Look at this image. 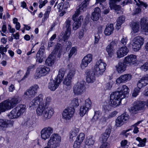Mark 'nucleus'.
<instances>
[{
  "label": "nucleus",
  "instance_id": "nucleus-1",
  "mask_svg": "<svg viewBox=\"0 0 148 148\" xmlns=\"http://www.w3.org/2000/svg\"><path fill=\"white\" fill-rule=\"evenodd\" d=\"M106 64L102 59L97 61L94 66V71L90 70H86L85 71L86 81L88 83H92L95 80V75L99 76L101 75L106 70Z\"/></svg>",
  "mask_w": 148,
  "mask_h": 148
},
{
  "label": "nucleus",
  "instance_id": "nucleus-2",
  "mask_svg": "<svg viewBox=\"0 0 148 148\" xmlns=\"http://www.w3.org/2000/svg\"><path fill=\"white\" fill-rule=\"evenodd\" d=\"M118 90L113 92L110 97V102L114 107H116L121 103V100L128 96L129 88L125 85L120 86Z\"/></svg>",
  "mask_w": 148,
  "mask_h": 148
},
{
  "label": "nucleus",
  "instance_id": "nucleus-3",
  "mask_svg": "<svg viewBox=\"0 0 148 148\" xmlns=\"http://www.w3.org/2000/svg\"><path fill=\"white\" fill-rule=\"evenodd\" d=\"M64 75V71L62 69H60L57 77L55 78L54 79L51 80L48 86L49 88L51 91H55L58 87L59 84L62 80Z\"/></svg>",
  "mask_w": 148,
  "mask_h": 148
},
{
  "label": "nucleus",
  "instance_id": "nucleus-4",
  "mask_svg": "<svg viewBox=\"0 0 148 148\" xmlns=\"http://www.w3.org/2000/svg\"><path fill=\"white\" fill-rule=\"evenodd\" d=\"M61 142V136L57 134H53L48 140L47 146L43 148H56L59 146Z\"/></svg>",
  "mask_w": 148,
  "mask_h": 148
},
{
  "label": "nucleus",
  "instance_id": "nucleus-5",
  "mask_svg": "<svg viewBox=\"0 0 148 148\" xmlns=\"http://www.w3.org/2000/svg\"><path fill=\"white\" fill-rule=\"evenodd\" d=\"M21 100V98L16 95L13 97L12 98L4 101V103L7 107L8 110H9L13 108L19 103Z\"/></svg>",
  "mask_w": 148,
  "mask_h": 148
},
{
  "label": "nucleus",
  "instance_id": "nucleus-6",
  "mask_svg": "<svg viewBox=\"0 0 148 148\" xmlns=\"http://www.w3.org/2000/svg\"><path fill=\"white\" fill-rule=\"evenodd\" d=\"M80 14V11L79 10H77L75 12V13L74 14L72 17L73 20L74 21L73 24V29L74 30H76L81 26V23L83 18L82 16H80L78 18H77V17L78 16L79 14Z\"/></svg>",
  "mask_w": 148,
  "mask_h": 148
},
{
  "label": "nucleus",
  "instance_id": "nucleus-7",
  "mask_svg": "<svg viewBox=\"0 0 148 148\" xmlns=\"http://www.w3.org/2000/svg\"><path fill=\"white\" fill-rule=\"evenodd\" d=\"M50 70V69L49 67L44 65L40 66L36 70L34 77L36 79H38L42 76H45L48 73Z\"/></svg>",
  "mask_w": 148,
  "mask_h": 148
},
{
  "label": "nucleus",
  "instance_id": "nucleus-8",
  "mask_svg": "<svg viewBox=\"0 0 148 148\" xmlns=\"http://www.w3.org/2000/svg\"><path fill=\"white\" fill-rule=\"evenodd\" d=\"M38 88L37 84H35L31 86L24 92V97L29 98L33 97L37 93V89Z\"/></svg>",
  "mask_w": 148,
  "mask_h": 148
},
{
  "label": "nucleus",
  "instance_id": "nucleus-9",
  "mask_svg": "<svg viewBox=\"0 0 148 148\" xmlns=\"http://www.w3.org/2000/svg\"><path fill=\"white\" fill-rule=\"evenodd\" d=\"M53 132V128L50 127H45L41 131V136L42 139L44 140L49 138Z\"/></svg>",
  "mask_w": 148,
  "mask_h": 148
},
{
  "label": "nucleus",
  "instance_id": "nucleus-10",
  "mask_svg": "<svg viewBox=\"0 0 148 148\" xmlns=\"http://www.w3.org/2000/svg\"><path fill=\"white\" fill-rule=\"evenodd\" d=\"M129 115L126 114H123L119 116L115 121L116 125L117 127H120L124 123H126L129 119Z\"/></svg>",
  "mask_w": 148,
  "mask_h": 148
},
{
  "label": "nucleus",
  "instance_id": "nucleus-11",
  "mask_svg": "<svg viewBox=\"0 0 148 148\" xmlns=\"http://www.w3.org/2000/svg\"><path fill=\"white\" fill-rule=\"evenodd\" d=\"M73 91L75 94L79 95L82 94L86 89L84 83L77 82L73 87Z\"/></svg>",
  "mask_w": 148,
  "mask_h": 148
},
{
  "label": "nucleus",
  "instance_id": "nucleus-12",
  "mask_svg": "<svg viewBox=\"0 0 148 148\" xmlns=\"http://www.w3.org/2000/svg\"><path fill=\"white\" fill-rule=\"evenodd\" d=\"M43 99V96L42 94H40L38 96L34 98L30 103L29 104L30 107L33 108H34L35 106L39 105V106L41 104L43 105L44 104L42 102Z\"/></svg>",
  "mask_w": 148,
  "mask_h": 148
},
{
  "label": "nucleus",
  "instance_id": "nucleus-13",
  "mask_svg": "<svg viewBox=\"0 0 148 148\" xmlns=\"http://www.w3.org/2000/svg\"><path fill=\"white\" fill-rule=\"evenodd\" d=\"M92 55L91 54H88L85 56L82 60L80 64V67L82 69H84L88 64L92 61Z\"/></svg>",
  "mask_w": 148,
  "mask_h": 148
},
{
  "label": "nucleus",
  "instance_id": "nucleus-14",
  "mask_svg": "<svg viewBox=\"0 0 148 148\" xmlns=\"http://www.w3.org/2000/svg\"><path fill=\"white\" fill-rule=\"evenodd\" d=\"M148 106V99L146 101H142L138 104H135L131 106V111H137L140 110H144L145 105Z\"/></svg>",
  "mask_w": 148,
  "mask_h": 148
},
{
  "label": "nucleus",
  "instance_id": "nucleus-15",
  "mask_svg": "<svg viewBox=\"0 0 148 148\" xmlns=\"http://www.w3.org/2000/svg\"><path fill=\"white\" fill-rule=\"evenodd\" d=\"M36 114L38 116H41L43 121L50 119L53 114V112H36Z\"/></svg>",
  "mask_w": 148,
  "mask_h": 148
},
{
  "label": "nucleus",
  "instance_id": "nucleus-16",
  "mask_svg": "<svg viewBox=\"0 0 148 148\" xmlns=\"http://www.w3.org/2000/svg\"><path fill=\"white\" fill-rule=\"evenodd\" d=\"M132 75L130 74H126L121 75L116 80V83L120 84L125 83L131 79Z\"/></svg>",
  "mask_w": 148,
  "mask_h": 148
},
{
  "label": "nucleus",
  "instance_id": "nucleus-17",
  "mask_svg": "<svg viewBox=\"0 0 148 148\" xmlns=\"http://www.w3.org/2000/svg\"><path fill=\"white\" fill-rule=\"evenodd\" d=\"M85 138V135L83 133H80L77 136L75 141L73 147L74 148H79Z\"/></svg>",
  "mask_w": 148,
  "mask_h": 148
},
{
  "label": "nucleus",
  "instance_id": "nucleus-18",
  "mask_svg": "<svg viewBox=\"0 0 148 148\" xmlns=\"http://www.w3.org/2000/svg\"><path fill=\"white\" fill-rule=\"evenodd\" d=\"M136 56L134 55L131 54L128 55L124 58L123 60L125 64H133L136 63Z\"/></svg>",
  "mask_w": 148,
  "mask_h": 148
},
{
  "label": "nucleus",
  "instance_id": "nucleus-19",
  "mask_svg": "<svg viewBox=\"0 0 148 148\" xmlns=\"http://www.w3.org/2000/svg\"><path fill=\"white\" fill-rule=\"evenodd\" d=\"M129 51V49L125 46H123L116 51V55L117 57L120 58L123 57L126 55Z\"/></svg>",
  "mask_w": 148,
  "mask_h": 148
},
{
  "label": "nucleus",
  "instance_id": "nucleus-20",
  "mask_svg": "<svg viewBox=\"0 0 148 148\" xmlns=\"http://www.w3.org/2000/svg\"><path fill=\"white\" fill-rule=\"evenodd\" d=\"M78 100L75 98L71 101L69 106L65 109L64 111H75V108L79 106Z\"/></svg>",
  "mask_w": 148,
  "mask_h": 148
},
{
  "label": "nucleus",
  "instance_id": "nucleus-21",
  "mask_svg": "<svg viewBox=\"0 0 148 148\" xmlns=\"http://www.w3.org/2000/svg\"><path fill=\"white\" fill-rule=\"evenodd\" d=\"M148 84V74L145 75L138 81L137 83L138 87L141 89Z\"/></svg>",
  "mask_w": 148,
  "mask_h": 148
},
{
  "label": "nucleus",
  "instance_id": "nucleus-22",
  "mask_svg": "<svg viewBox=\"0 0 148 148\" xmlns=\"http://www.w3.org/2000/svg\"><path fill=\"white\" fill-rule=\"evenodd\" d=\"M111 131V128L108 127L106 129L105 132L101 135V137L100 138V140L103 143H106V142L110 136Z\"/></svg>",
  "mask_w": 148,
  "mask_h": 148
},
{
  "label": "nucleus",
  "instance_id": "nucleus-23",
  "mask_svg": "<svg viewBox=\"0 0 148 148\" xmlns=\"http://www.w3.org/2000/svg\"><path fill=\"white\" fill-rule=\"evenodd\" d=\"M101 10L99 7L95 8L94 11L92 14L91 19L95 21H97L99 20L101 16Z\"/></svg>",
  "mask_w": 148,
  "mask_h": 148
},
{
  "label": "nucleus",
  "instance_id": "nucleus-24",
  "mask_svg": "<svg viewBox=\"0 0 148 148\" xmlns=\"http://www.w3.org/2000/svg\"><path fill=\"white\" fill-rule=\"evenodd\" d=\"M121 0H111L110 3V7L111 10L114 9L115 10L119 11L121 9V6L116 5L117 2H120Z\"/></svg>",
  "mask_w": 148,
  "mask_h": 148
},
{
  "label": "nucleus",
  "instance_id": "nucleus-25",
  "mask_svg": "<svg viewBox=\"0 0 148 148\" xmlns=\"http://www.w3.org/2000/svg\"><path fill=\"white\" fill-rule=\"evenodd\" d=\"M45 49L40 48L36 54V61L40 63L42 62V60L44 57Z\"/></svg>",
  "mask_w": 148,
  "mask_h": 148
},
{
  "label": "nucleus",
  "instance_id": "nucleus-26",
  "mask_svg": "<svg viewBox=\"0 0 148 148\" xmlns=\"http://www.w3.org/2000/svg\"><path fill=\"white\" fill-rule=\"evenodd\" d=\"M13 123L11 121L0 119V129H3L8 127L9 125H12Z\"/></svg>",
  "mask_w": 148,
  "mask_h": 148
},
{
  "label": "nucleus",
  "instance_id": "nucleus-27",
  "mask_svg": "<svg viewBox=\"0 0 148 148\" xmlns=\"http://www.w3.org/2000/svg\"><path fill=\"white\" fill-rule=\"evenodd\" d=\"M124 62H120L116 66V70L119 73H122L125 70L126 66Z\"/></svg>",
  "mask_w": 148,
  "mask_h": 148
},
{
  "label": "nucleus",
  "instance_id": "nucleus-28",
  "mask_svg": "<svg viewBox=\"0 0 148 148\" xmlns=\"http://www.w3.org/2000/svg\"><path fill=\"white\" fill-rule=\"evenodd\" d=\"M85 106H81L80 109L79 111H88L90 108L91 102L90 99L88 98L85 101Z\"/></svg>",
  "mask_w": 148,
  "mask_h": 148
},
{
  "label": "nucleus",
  "instance_id": "nucleus-29",
  "mask_svg": "<svg viewBox=\"0 0 148 148\" xmlns=\"http://www.w3.org/2000/svg\"><path fill=\"white\" fill-rule=\"evenodd\" d=\"M115 43L114 41H112L107 47L106 51L109 56H111L114 51V46Z\"/></svg>",
  "mask_w": 148,
  "mask_h": 148
},
{
  "label": "nucleus",
  "instance_id": "nucleus-30",
  "mask_svg": "<svg viewBox=\"0 0 148 148\" xmlns=\"http://www.w3.org/2000/svg\"><path fill=\"white\" fill-rule=\"evenodd\" d=\"M114 30L113 25L112 24L107 25L105 29L104 34L106 35H110L113 33Z\"/></svg>",
  "mask_w": 148,
  "mask_h": 148
},
{
  "label": "nucleus",
  "instance_id": "nucleus-31",
  "mask_svg": "<svg viewBox=\"0 0 148 148\" xmlns=\"http://www.w3.org/2000/svg\"><path fill=\"white\" fill-rule=\"evenodd\" d=\"M23 112H10L8 115L9 118L11 119L18 118L23 114Z\"/></svg>",
  "mask_w": 148,
  "mask_h": 148
},
{
  "label": "nucleus",
  "instance_id": "nucleus-32",
  "mask_svg": "<svg viewBox=\"0 0 148 148\" xmlns=\"http://www.w3.org/2000/svg\"><path fill=\"white\" fill-rule=\"evenodd\" d=\"M90 0H85L81 4L78 6V8L76 11L79 10L80 11V10H82L83 11H85L86 9V8L88 5Z\"/></svg>",
  "mask_w": 148,
  "mask_h": 148
},
{
  "label": "nucleus",
  "instance_id": "nucleus-33",
  "mask_svg": "<svg viewBox=\"0 0 148 148\" xmlns=\"http://www.w3.org/2000/svg\"><path fill=\"white\" fill-rule=\"evenodd\" d=\"M79 131V129L78 128L75 127L72 129L70 131L69 135L70 141H73V138L76 136Z\"/></svg>",
  "mask_w": 148,
  "mask_h": 148
},
{
  "label": "nucleus",
  "instance_id": "nucleus-34",
  "mask_svg": "<svg viewBox=\"0 0 148 148\" xmlns=\"http://www.w3.org/2000/svg\"><path fill=\"white\" fill-rule=\"evenodd\" d=\"M54 55L51 53L46 60L45 63L47 65L50 66L53 64L54 62Z\"/></svg>",
  "mask_w": 148,
  "mask_h": 148
},
{
  "label": "nucleus",
  "instance_id": "nucleus-35",
  "mask_svg": "<svg viewBox=\"0 0 148 148\" xmlns=\"http://www.w3.org/2000/svg\"><path fill=\"white\" fill-rule=\"evenodd\" d=\"M94 138L92 136H88L86 139L85 141V145L88 146H92L95 142Z\"/></svg>",
  "mask_w": 148,
  "mask_h": 148
},
{
  "label": "nucleus",
  "instance_id": "nucleus-36",
  "mask_svg": "<svg viewBox=\"0 0 148 148\" xmlns=\"http://www.w3.org/2000/svg\"><path fill=\"white\" fill-rule=\"evenodd\" d=\"M51 10V7L50 6H47L45 12L44 14V16L42 19V23L45 22L49 18Z\"/></svg>",
  "mask_w": 148,
  "mask_h": 148
},
{
  "label": "nucleus",
  "instance_id": "nucleus-37",
  "mask_svg": "<svg viewBox=\"0 0 148 148\" xmlns=\"http://www.w3.org/2000/svg\"><path fill=\"white\" fill-rule=\"evenodd\" d=\"M47 109L48 111H53V109L51 107H48L46 105H45L44 104L43 105H40L39 107L37 108L36 111H44L46 110V109Z\"/></svg>",
  "mask_w": 148,
  "mask_h": 148
},
{
  "label": "nucleus",
  "instance_id": "nucleus-38",
  "mask_svg": "<svg viewBox=\"0 0 148 148\" xmlns=\"http://www.w3.org/2000/svg\"><path fill=\"white\" fill-rule=\"evenodd\" d=\"M74 114V112H63L62 114L63 118L66 120L70 119Z\"/></svg>",
  "mask_w": 148,
  "mask_h": 148
},
{
  "label": "nucleus",
  "instance_id": "nucleus-39",
  "mask_svg": "<svg viewBox=\"0 0 148 148\" xmlns=\"http://www.w3.org/2000/svg\"><path fill=\"white\" fill-rule=\"evenodd\" d=\"M124 21L125 18L122 16L118 18L117 21L116 28L119 29L121 27V25L123 23Z\"/></svg>",
  "mask_w": 148,
  "mask_h": 148
},
{
  "label": "nucleus",
  "instance_id": "nucleus-40",
  "mask_svg": "<svg viewBox=\"0 0 148 148\" xmlns=\"http://www.w3.org/2000/svg\"><path fill=\"white\" fill-rule=\"evenodd\" d=\"M136 140L138 141L139 143L138 145V146L139 147H143L145 145L146 142L147 140L146 138H144L142 139L139 137H137Z\"/></svg>",
  "mask_w": 148,
  "mask_h": 148
},
{
  "label": "nucleus",
  "instance_id": "nucleus-41",
  "mask_svg": "<svg viewBox=\"0 0 148 148\" xmlns=\"http://www.w3.org/2000/svg\"><path fill=\"white\" fill-rule=\"evenodd\" d=\"M61 44L59 43H57L55 49L51 52L52 54H53L55 55H56L58 52L59 53H60L62 52L61 50Z\"/></svg>",
  "mask_w": 148,
  "mask_h": 148
},
{
  "label": "nucleus",
  "instance_id": "nucleus-42",
  "mask_svg": "<svg viewBox=\"0 0 148 148\" xmlns=\"http://www.w3.org/2000/svg\"><path fill=\"white\" fill-rule=\"evenodd\" d=\"M35 66V65L32 64L27 67V71L23 77L24 78H26L27 77L31 71L34 70Z\"/></svg>",
  "mask_w": 148,
  "mask_h": 148
},
{
  "label": "nucleus",
  "instance_id": "nucleus-43",
  "mask_svg": "<svg viewBox=\"0 0 148 148\" xmlns=\"http://www.w3.org/2000/svg\"><path fill=\"white\" fill-rule=\"evenodd\" d=\"M141 45L140 43H138L136 42V41L133 40L132 44V46L134 51H138L141 47Z\"/></svg>",
  "mask_w": 148,
  "mask_h": 148
},
{
  "label": "nucleus",
  "instance_id": "nucleus-44",
  "mask_svg": "<svg viewBox=\"0 0 148 148\" xmlns=\"http://www.w3.org/2000/svg\"><path fill=\"white\" fill-rule=\"evenodd\" d=\"M71 21L69 18H68L65 24V27L66 28V31L71 32Z\"/></svg>",
  "mask_w": 148,
  "mask_h": 148
},
{
  "label": "nucleus",
  "instance_id": "nucleus-45",
  "mask_svg": "<svg viewBox=\"0 0 148 148\" xmlns=\"http://www.w3.org/2000/svg\"><path fill=\"white\" fill-rule=\"evenodd\" d=\"M139 24L136 23H134L132 24V30L134 33L138 32L139 30Z\"/></svg>",
  "mask_w": 148,
  "mask_h": 148
},
{
  "label": "nucleus",
  "instance_id": "nucleus-46",
  "mask_svg": "<svg viewBox=\"0 0 148 148\" xmlns=\"http://www.w3.org/2000/svg\"><path fill=\"white\" fill-rule=\"evenodd\" d=\"M133 40L138 43H140L141 45H143V44L144 39L140 36H138L135 37Z\"/></svg>",
  "mask_w": 148,
  "mask_h": 148
},
{
  "label": "nucleus",
  "instance_id": "nucleus-47",
  "mask_svg": "<svg viewBox=\"0 0 148 148\" xmlns=\"http://www.w3.org/2000/svg\"><path fill=\"white\" fill-rule=\"evenodd\" d=\"M75 74V69L70 70L68 74H67L66 77L69 79H72Z\"/></svg>",
  "mask_w": 148,
  "mask_h": 148
},
{
  "label": "nucleus",
  "instance_id": "nucleus-48",
  "mask_svg": "<svg viewBox=\"0 0 148 148\" xmlns=\"http://www.w3.org/2000/svg\"><path fill=\"white\" fill-rule=\"evenodd\" d=\"M16 111H23L26 110V106L25 105L19 104L15 108Z\"/></svg>",
  "mask_w": 148,
  "mask_h": 148
},
{
  "label": "nucleus",
  "instance_id": "nucleus-49",
  "mask_svg": "<svg viewBox=\"0 0 148 148\" xmlns=\"http://www.w3.org/2000/svg\"><path fill=\"white\" fill-rule=\"evenodd\" d=\"M71 32L66 31L65 34L62 37V40L65 42L68 39L70 36Z\"/></svg>",
  "mask_w": 148,
  "mask_h": 148
},
{
  "label": "nucleus",
  "instance_id": "nucleus-50",
  "mask_svg": "<svg viewBox=\"0 0 148 148\" xmlns=\"http://www.w3.org/2000/svg\"><path fill=\"white\" fill-rule=\"evenodd\" d=\"M6 106L4 103V101L0 103V111L8 110H7Z\"/></svg>",
  "mask_w": 148,
  "mask_h": 148
},
{
  "label": "nucleus",
  "instance_id": "nucleus-51",
  "mask_svg": "<svg viewBox=\"0 0 148 148\" xmlns=\"http://www.w3.org/2000/svg\"><path fill=\"white\" fill-rule=\"evenodd\" d=\"M35 123V121L32 119H29L26 121L25 123V125L29 126H31Z\"/></svg>",
  "mask_w": 148,
  "mask_h": 148
},
{
  "label": "nucleus",
  "instance_id": "nucleus-52",
  "mask_svg": "<svg viewBox=\"0 0 148 148\" xmlns=\"http://www.w3.org/2000/svg\"><path fill=\"white\" fill-rule=\"evenodd\" d=\"M47 1L45 0L44 1H42V0H40L38 1V3L40 4L39 6V8L41 9L47 3Z\"/></svg>",
  "mask_w": 148,
  "mask_h": 148
},
{
  "label": "nucleus",
  "instance_id": "nucleus-53",
  "mask_svg": "<svg viewBox=\"0 0 148 148\" xmlns=\"http://www.w3.org/2000/svg\"><path fill=\"white\" fill-rule=\"evenodd\" d=\"M77 51V49L75 47H73L70 51L69 55V58H71L73 54H74Z\"/></svg>",
  "mask_w": 148,
  "mask_h": 148
},
{
  "label": "nucleus",
  "instance_id": "nucleus-54",
  "mask_svg": "<svg viewBox=\"0 0 148 148\" xmlns=\"http://www.w3.org/2000/svg\"><path fill=\"white\" fill-rule=\"evenodd\" d=\"M71 79H69L67 77L64 79L63 84H64L67 86H69L71 84Z\"/></svg>",
  "mask_w": 148,
  "mask_h": 148
},
{
  "label": "nucleus",
  "instance_id": "nucleus-55",
  "mask_svg": "<svg viewBox=\"0 0 148 148\" xmlns=\"http://www.w3.org/2000/svg\"><path fill=\"white\" fill-rule=\"evenodd\" d=\"M140 68L141 69L144 71H146L148 70V62H146Z\"/></svg>",
  "mask_w": 148,
  "mask_h": 148
},
{
  "label": "nucleus",
  "instance_id": "nucleus-56",
  "mask_svg": "<svg viewBox=\"0 0 148 148\" xmlns=\"http://www.w3.org/2000/svg\"><path fill=\"white\" fill-rule=\"evenodd\" d=\"M127 140H122L121 143V147L124 148H127L128 147V145H127Z\"/></svg>",
  "mask_w": 148,
  "mask_h": 148
},
{
  "label": "nucleus",
  "instance_id": "nucleus-57",
  "mask_svg": "<svg viewBox=\"0 0 148 148\" xmlns=\"http://www.w3.org/2000/svg\"><path fill=\"white\" fill-rule=\"evenodd\" d=\"M128 41L127 38L126 36H123L121 40V43L124 45L126 44Z\"/></svg>",
  "mask_w": 148,
  "mask_h": 148
},
{
  "label": "nucleus",
  "instance_id": "nucleus-58",
  "mask_svg": "<svg viewBox=\"0 0 148 148\" xmlns=\"http://www.w3.org/2000/svg\"><path fill=\"white\" fill-rule=\"evenodd\" d=\"M106 121V118H102L99 121V123L100 125H102L104 124Z\"/></svg>",
  "mask_w": 148,
  "mask_h": 148
},
{
  "label": "nucleus",
  "instance_id": "nucleus-59",
  "mask_svg": "<svg viewBox=\"0 0 148 148\" xmlns=\"http://www.w3.org/2000/svg\"><path fill=\"white\" fill-rule=\"evenodd\" d=\"M138 88H135L133 92L132 93V96L134 97H136L138 95L139 92H140V89Z\"/></svg>",
  "mask_w": 148,
  "mask_h": 148
},
{
  "label": "nucleus",
  "instance_id": "nucleus-60",
  "mask_svg": "<svg viewBox=\"0 0 148 148\" xmlns=\"http://www.w3.org/2000/svg\"><path fill=\"white\" fill-rule=\"evenodd\" d=\"M139 3H136V5L138 7H140V5H143L144 7L146 8L147 5L146 3H145L142 1H141L140 0H138Z\"/></svg>",
  "mask_w": 148,
  "mask_h": 148
},
{
  "label": "nucleus",
  "instance_id": "nucleus-61",
  "mask_svg": "<svg viewBox=\"0 0 148 148\" xmlns=\"http://www.w3.org/2000/svg\"><path fill=\"white\" fill-rule=\"evenodd\" d=\"M101 114L99 112H95V114L92 119L97 120L100 116Z\"/></svg>",
  "mask_w": 148,
  "mask_h": 148
},
{
  "label": "nucleus",
  "instance_id": "nucleus-62",
  "mask_svg": "<svg viewBox=\"0 0 148 148\" xmlns=\"http://www.w3.org/2000/svg\"><path fill=\"white\" fill-rule=\"evenodd\" d=\"M100 38V37L99 34L98 33L96 34L95 36L94 44H97Z\"/></svg>",
  "mask_w": 148,
  "mask_h": 148
},
{
  "label": "nucleus",
  "instance_id": "nucleus-63",
  "mask_svg": "<svg viewBox=\"0 0 148 148\" xmlns=\"http://www.w3.org/2000/svg\"><path fill=\"white\" fill-rule=\"evenodd\" d=\"M66 45H64L66 50H69L71 47V43L70 41H67L65 43Z\"/></svg>",
  "mask_w": 148,
  "mask_h": 148
},
{
  "label": "nucleus",
  "instance_id": "nucleus-64",
  "mask_svg": "<svg viewBox=\"0 0 148 148\" xmlns=\"http://www.w3.org/2000/svg\"><path fill=\"white\" fill-rule=\"evenodd\" d=\"M141 27L145 32H148V24L141 26Z\"/></svg>",
  "mask_w": 148,
  "mask_h": 148
}]
</instances>
